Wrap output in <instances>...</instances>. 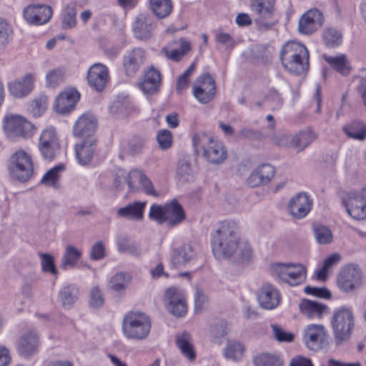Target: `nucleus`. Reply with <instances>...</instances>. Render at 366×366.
Returning <instances> with one entry per match:
<instances>
[{
  "mask_svg": "<svg viewBox=\"0 0 366 366\" xmlns=\"http://www.w3.org/2000/svg\"><path fill=\"white\" fill-rule=\"evenodd\" d=\"M211 247L217 259H230L238 264L250 263L254 258L251 244L241 239L233 221L219 222L211 235Z\"/></svg>",
  "mask_w": 366,
  "mask_h": 366,
  "instance_id": "nucleus-1",
  "label": "nucleus"
},
{
  "mask_svg": "<svg viewBox=\"0 0 366 366\" xmlns=\"http://www.w3.org/2000/svg\"><path fill=\"white\" fill-rule=\"evenodd\" d=\"M280 59L283 66L290 73L301 74L308 69L309 51L298 41H290L285 44Z\"/></svg>",
  "mask_w": 366,
  "mask_h": 366,
  "instance_id": "nucleus-2",
  "label": "nucleus"
},
{
  "mask_svg": "<svg viewBox=\"0 0 366 366\" xmlns=\"http://www.w3.org/2000/svg\"><path fill=\"white\" fill-rule=\"evenodd\" d=\"M192 142L196 153L207 162L219 164L226 159L227 151L224 146L211 135L204 132L197 133Z\"/></svg>",
  "mask_w": 366,
  "mask_h": 366,
  "instance_id": "nucleus-3",
  "label": "nucleus"
},
{
  "mask_svg": "<svg viewBox=\"0 0 366 366\" xmlns=\"http://www.w3.org/2000/svg\"><path fill=\"white\" fill-rule=\"evenodd\" d=\"M151 328L150 319L145 313L130 312L123 317L122 332L127 340L137 342L144 340L149 337Z\"/></svg>",
  "mask_w": 366,
  "mask_h": 366,
  "instance_id": "nucleus-4",
  "label": "nucleus"
},
{
  "mask_svg": "<svg viewBox=\"0 0 366 366\" xmlns=\"http://www.w3.org/2000/svg\"><path fill=\"white\" fill-rule=\"evenodd\" d=\"M270 274L277 281L296 286L306 279V268L293 262H272L269 266Z\"/></svg>",
  "mask_w": 366,
  "mask_h": 366,
  "instance_id": "nucleus-5",
  "label": "nucleus"
},
{
  "mask_svg": "<svg viewBox=\"0 0 366 366\" xmlns=\"http://www.w3.org/2000/svg\"><path fill=\"white\" fill-rule=\"evenodd\" d=\"M2 127L5 135L11 141L29 138L36 130L35 126L26 117L12 113L5 114Z\"/></svg>",
  "mask_w": 366,
  "mask_h": 366,
  "instance_id": "nucleus-6",
  "label": "nucleus"
},
{
  "mask_svg": "<svg viewBox=\"0 0 366 366\" xmlns=\"http://www.w3.org/2000/svg\"><path fill=\"white\" fill-rule=\"evenodd\" d=\"M8 169L13 178L24 182L28 181L34 173L31 155L23 149L16 151L10 158Z\"/></svg>",
  "mask_w": 366,
  "mask_h": 366,
  "instance_id": "nucleus-7",
  "label": "nucleus"
},
{
  "mask_svg": "<svg viewBox=\"0 0 366 366\" xmlns=\"http://www.w3.org/2000/svg\"><path fill=\"white\" fill-rule=\"evenodd\" d=\"M362 282V271L358 265L354 264H349L342 267L336 278L338 289L345 293L357 290Z\"/></svg>",
  "mask_w": 366,
  "mask_h": 366,
  "instance_id": "nucleus-8",
  "label": "nucleus"
},
{
  "mask_svg": "<svg viewBox=\"0 0 366 366\" xmlns=\"http://www.w3.org/2000/svg\"><path fill=\"white\" fill-rule=\"evenodd\" d=\"M347 214L355 220L366 219V184L360 190L350 191L342 197Z\"/></svg>",
  "mask_w": 366,
  "mask_h": 366,
  "instance_id": "nucleus-9",
  "label": "nucleus"
},
{
  "mask_svg": "<svg viewBox=\"0 0 366 366\" xmlns=\"http://www.w3.org/2000/svg\"><path fill=\"white\" fill-rule=\"evenodd\" d=\"M59 139L55 127L47 126L40 133L38 148L41 157L51 161L59 150Z\"/></svg>",
  "mask_w": 366,
  "mask_h": 366,
  "instance_id": "nucleus-10",
  "label": "nucleus"
},
{
  "mask_svg": "<svg viewBox=\"0 0 366 366\" xmlns=\"http://www.w3.org/2000/svg\"><path fill=\"white\" fill-rule=\"evenodd\" d=\"M353 320L352 312L349 308L342 307L335 312L332 325L337 342L348 339L353 327Z\"/></svg>",
  "mask_w": 366,
  "mask_h": 366,
  "instance_id": "nucleus-11",
  "label": "nucleus"
},
{
  "mask_svg": "<svg viewBox=\"0 0 366 366\" xmlns=\"http://www.w3.org/2000/svg\"><path fill=\"white\" fill-rule=\"evenodd\" d=\"M328 332L321 324H309L302 330V341L310 350L317 351L327 342Z\"/></svg>",
  "mask_w": 366,
  "mask_h": 366,
  "instance_id": "nucleus-12",
  "label": "nucleus"
},
{
  "mask_svg": "<svg viewBox=\"0 0 366 366\" xmlns=\"http://www.w3.org/2000/svg\"><path fill=\"white\" fill-rule=\"evenodd\" d=\"M163 302L167 310L176 317L184 316L187 312L185 294L180 289L168 288L164 292Z\"/></svg>",
  "mask_w": 366,
  "mask_h": 366,
  "instance_id": "nucleus-13",
  "label": "nucleus"
},
{
  "mask_svg": "<svg viewBox=\"0 0 366 366\" xmlns=\"http://www.w3.org/2000/svg\"><path fill=\"white\" fill-rule=\"evenodd\" d=\"M216 92L215 81L209 74H203L198 76L192 88L194 98L201 104H207L211 102Z\"/></svg>",
  "mask_w": 366,
  "mask_h": 366,
  "instance_id": "nucleus-14",
  "label": "nucleus"
},
{
  "mask_svg": "<svg viewBox=\"0 0 366 366\" xmlns=\"http://www.w3.org/2000/svg\"><path fill=\"white\" fill-rule=\"evenodd\" d=\"M35 72H27L22 76L8 83V89L11 96L22 99L31 94L36 80Z\"/></svg>",
  "mask_w": 366,
  "mask_h": 366,
  "instance_id": "nucleus-15",
  "label": "nucleus"
},
{
  "mask_svg": "<svg viewBox=\"0 0 366 366\" xmlns=\"http://www.w3.org/2000/svg\"><path fill=\"white\" fill-rule=\"evenodd\" d=\"M324 23L322 13L317 9L305 11L300 18L298 31L305 35H310L317 31Z\"/></svg>",
  "mask_w": 366,
  "mask_h": 366,
  "instance_id": "nucleus-16",
  "label": "nucleus"
},
{
  "mask_svg": "<svg viewBox=\"0 0 366 366\" xmlns=\"http://www.w3.org/2000/svg\"><path fill=\"white\" fill-rule=\"evenodd\" d=\"M312 199L306 192L298 193L290 198L287 204L289 214L295 219H302L310 212Z\"/></svg>",
  "mask_w": 366,
  "mask_h": 366,
  "instance_id": "nucleus-17",
  "label": "nucleus"
},
{
  "mask_svg": "<svg viewBox=\"0 0 366 366\" xmlns=\"http://www.w3.org/2000/svg\"><path fill=\"white\" fill-rule=\"evenodd\" d=\"M80 99V94L74 88L64 90L56 98L53 104L55 112L67 114L72 112Z\"/></svg>",
  "mask_w": 366,
  "mask_h": 366,
  "instance_id": "nucleus-18",
  "label": "nucleus"
},
{
  "mask_svg": "<svg viewBox=\"0 0 366 366\" xmlns=\"http://www.w3.org/2000/svg\"><path fill=\"white\" fill-rule=\"evenodd\" d=\"M97 127L96 117L89 112L81 114L73 127V134L81 139H95L94 133Z\"/></svg>",
  "mask_w": 366,
  "mask_h": 366,
  "instance_id": "nucleus-19",
  "label": "nucleus"
},
{
  "mask_svg": "<svg viewBox=\"0 0 366 366\" xmlns=\"http://www.w3.org/2000/svg\"><path fill=\"white\" fill-rule=\"evenodd\" d=\"M24 19L34 25H42L47 23L52 16L50 6L44 4H31L23 11Z\"/></svg>",
  "mask_w": 366,
  "mask_h": 366,
  "instance_id": "nucleus-20",
  "label": "nucleus"
},
{
  "mask_svg": "<svg viewBox=\"0 0 366 366\" xmlns=\"http://www.w3.org/2000/svg\"><path fill=\"white\" fill-rule=\"evenodd\" d=\"M128 186L131 190L142 189L147 194L157 197L158 192L154 189L152 181L139 169H132L126 177Z\"/></svg>",
  "mask_w": 366,
  "mask_h": 366,
  "instance_id": "nucleus-21",
  "label": "nucleus"
},
{
  "mask_svg": "<svg viewBox=\"0 0 366 366\" xmlns=\"http://www.w3.org/2000/svg\"><path fill=\"white\" fill-rule=\"evenodd\" d=\"M196 257L197 252L194 245L185 243L172 250L170 262L174 267L185 266L193 262Z\"/></svg>",
  "mask_w": 366,
  "mask_h": 366,
  "instance_id": "nucleus-22",
  "label": "nucleus"
},
{
  "mask_svg": "<svg viewBox=\"0 0 366 366\" xmlns=\"http://www.w3.org/2000/svg\"><path fill=\"white\" fill-rule=\"evenodd\" d=\"M109 79V71L107 66L102 63L92 64L87 72V81L89 85L97 91L104 89Z\"/></svg>",
  "mask_w": 366,
  "mask_h": 366,
  "instance_id": "nucleus-23",
  "label": "nucleus"
},
{
  "mask_svg": "<svg viewBox=\"0 0 366 366\" xmlns=\"http://www.w3.org/2000/svg\"><path fill=\"white\" fill-rule=\"evenodd\" d=\"M280 294L272 285L264 284L259 290L257 300L259 305L266 310L275 309L280 302Z\"/></svg>",
  "mask_w": 366,
  "mask_h": 366,
  "instance_id": "nucleus-24",
  "label": "nucleus"
},
{
  "mask_svg": "<svg viewBox=\"0 0 366 366\" xmlns=\"http://www.w3.org/2000/svg\"><path fill=\"white\" fill-rule=\"evenodd\" d=\"M154 29V19L151 15L147 14H139L132 25L134 36L140 40L151 38Z\"/></svg>",
  "mask_w": 366,
  "mask_h": 366,
  "instance_id": "nucleus-25",
  "label": "nucleus"
},
{
  "mask_svg": "<svg viewBox=\"0 0 366 366\" xmlns=\"http://www.w3.org/2000/svg\"><path fill=\"white\" fill-rule=\"evenodd\" d=\"M145 59V52L140 48L127 51L123 57V66L127 76H133L139 69Z\"/></svg>",
  "mask_w": 366,
  "mask_h": 366,
  "instance_id": "nucleus-26",
  "label": "nucleus"
},
{
  "mask_svg": "<svg viewBox=\"0 0 366 366\" xmlns=\"http://www.w3.org/2000/svg\"><path fill=\"white\" fill-rule=\"evenodd\" d=\"M40 345L38 334L34 330H27L19 337L18 351L21 355L27 357L36 353Z\"/></svg>",
  "mask_w": 366,
  "mask_h": 366,
  "instance_id": "nucleus-27",
  "label": "nucleus"
},
{
  "mask_svg": "<svg viewBox=\"0 0 366 366\" xmlns=\"http://www.w3.org/2000/svg\"><path fill=\"white\" fill-rule=\"evenodd\" d=\"M274 168L268 164H262L256 167L247 179V184L252 187L268 184L274 175Z\"/></svg>",
  "mask_w": 366,
  "mask_h": 366,
  "instance_id": "nucleus-28",
  "label": "nucleus"
},
{
  "mask_svg": "<svg viewBox=\"0 0 366 366\" xmlns=\"http://www.w3.org/2000/svg\"><path fill=\"white\" fill-rule=\"evenodd\" d=\"M275 2L276 0H249L250 10L257 16V22L263 24L273 16Z\"/></svg>",
  "mask_w": 366,
  "mask_h": 366,
  "instance_id": "nucleus-29",
  "label": "nucleus"
},
{
  "mask_svg": "<svg viewBox=\"0 0 366 366\" xmlns=\"http://www.w3.org/2000/svg\"><path fill=\"white\" fill-rule=\"evenodd\" d=\"M299 307L301 313L310 320L322 319L329 312V309L325 305L309 300H302Z\"/></svg>",
  "mask_w": 366,
  "mask_h": 366,
  "instance_id": "nucleus-30",
  "label": "nucleus"
},
{
  "mask_svg": "<svg viewBox=\"0 0 366 366\" xmlns=\"http://www.w3.org/2000/svg\"><path fill=\"white\" fill-rule=\"evenodd\" d=\"M96 151V139H82L76 144L75 148L78 163L82 166L87 165L92 160Z\"/></svg>",
  "mask_w": 366,
  "mask_h": 366,
  "instance_id": "nucleus-31",
  "label": "nucleus"
},
{
  "mask_svg": "<svg viewBox=\"0 0 366 366\" xmlns=\"http://www.w3.org/2000/svg\"><path fill=\"white\" fill-rule=\"evenodd\" d=\"M161 75L153 66L149 68L144 73L139 88L145 94H153L157 92L160 86Z\"/></svg>",
  "mask_w": 366,
  "mask_h": 366,
  "instance_id": "nucleus-32",
  "label": "nucleus"
},
{
  "mask_svg": "<svg viewBox=\"0 0 366 366\" xmlns=\"http://www.w3.org/2000/svg\"><path fill=\"white\" fill-rule=\"evenodd\" d=\"M175 342L181 352V354L189 361H193L196 358V352L190 334L183 332L176 335Z\"/></svg>",
  "mask_w": 366,
  "mask_h": 366,
  "instance_id": "nucleus-33",
  "label": "nucleus"
},
{
  "mask_svg": "<svg viewBox=\"0 0 366 366\" xmlns=\"http://www.w3.org/2000/svg\"><path fill=\"white\" fill-rule=\"evenodd\" d=\"M342 259L340 253H333L329 255L324 261L322 265H320L314 272V277L320 281H326L329 273L336 267Z\"/></svg>",
  "mask_w": 366,
  "mask_h": 366,
  "instance_id": "nucleus-34",
  "label": "nucleus"
},
{
  "mask_svg": "<svg viewBox=\"0 0 366 366\" xmlns=\"http://www.w3.org/2000/svg\"><path fill=\"white\" fill-rule=\"evenodd\" d=\"M322 57L333 69L342 75H347L352 69L351 63L345 54H338L335 56L323 54Z\"/></svg>",
  "mask_w": 366,
  "mask_h": 366,
  "instance_id": "nucleus-35",
  "label": "nucleus"
},
{
  "mask_svg": "<svg viewBox=\"0 0 366 366\" xmlns=\"http://www.w3.org/2000/svg\"><path fill=\"white\" fill-rule=\"evenodd\" d=\"M245 352L244 345L237 340H229L223 350V356L227 360L240 362Z\"/></svg>",
  "mask_w": 366,
  "mask_h": 366,
  "instance_id": "nucleus-36",
  "label": "nucleus"
},
{
  "mask_svg": "<svg viewBox=\"0 0 366 366\" xmlns=\"http://www.w3.org/2000/svg\"><path fill=\"white\" fill-rule=\"evenodd\" d=\"M146 202H134L117 209V214L119 217L130 219H141L146 207Z\"/></svg>",
  "mask_w": 366,
  "mask_h": 366,
  "instance_id": "nucleus-37",
  "label": "nucleus"
},
{
  "mask_svg": "<svg viewBox=\"0 0 366 366\" xmlns=\"http://www.w3.org/2000/svg\"><path fill=\"white\" fill-rule=\"evenodd\" d=\"M165 208L167 224L169 226L177 225L184 219V210L177 200L165 204Z\"/></svg>",
  "mask_w": 366,
  "mask_h": 366,
  "instance_id": "nucleus-38",
  "label": "nucleus"
},
{
  "mask_svg": "<svg viewBox=\"0 0 366 366\" xmlns=\"http://www.w3.org/2000/svg\"><path fill=\"white\" fill-rule=\"evenodd\" d=\"M132 280V276L127 272H117L108 282L109 290L118 295H123Z\"/></svg>",
  "mask_w": 366,
  "mask_h": 366,
  "instance_id": "nucleus-39",
  "label": "nucleus"
},
{
  "mask_svg": "<svg viewBox=\"0 0 366 366\" xmlns=\"http://www.w3.org/2000/svg\"><path fill=\"white\" fill-rule=\"evenodd\" d=\"M173 44H175L174 49H172V46L168 45L163 49V51L168 59L179 61L190 49V44L184 39L174 41Z\"/></svg>",
  "mask_w": 366,
  "mask_h": 366,
  "instance_id": "nucleus-40",
  "label": "nucleus"
},
{
  "mask_svg": "<svg viewBox=\"0 0 366 366\" xmlns=\"http://www.w3.org/2000/svg\"><path fill=\"white\" fill-rule=\"evenodd\" d=\"M81 254L79 249L71 244L67 245L62 257L61 267L66 270L74 268L81 258Z\"/></svg>",
  "mask_w": 366,
  "mask_h": 366,
  "instance_id": "nucleus-41",
  "label": "nucleus"
},
{
  "mask_svg": "<svg viewBox=\"0 0 366 366\" xmlns=\"http://www.w3.org/2000/svg\"><path fill=\"white\" fill-rule=\"evenodd\" d=\"M64 170V167L63 164H59L52 167L41 177V184L46 187L58 188L60 184L61 175Z\"/></svg>",
  "mask_w": 366,
  "mask_h": 366,
  "instance_id": "nucleus-42",
  "label": "nucleus"
},
{
  "mask_svg": "<svg viewBox=\"0 0 366 366\" xmlns=\"http://www.w3.org/2000/svg\"><path fill=\"white\" fill-rule=\"evenodd\" d=\"M229 332V327L226 321L215 320L209 325V335L213 342L221 343L224 336Z\"/></svg>",
  "mask_w": 366,
  "mask_h": 366,
  "instance_id": "nucleus-43",
  "label": "nucleus"
},
{
  "mask_svg": "<svg viewBox=\"0 0 366 366\" xmlns=\"http://www.w3.org/2000/svg\"><path fill=\"white\" fill-rule=\"evenodd\" d=\"M322 38L327 47L336 48L342 44L343 36L340 30L329 27L322 31Z\"/></svg>",
  "mask_w": 366,
  "mask_h": 366,
  "instance_id": "nucleus-44",
  "label": "nucleus"
},
{
  "mask_svg": "<svg viewBox=\"0 0 366 366\" xmlns=\"http://www.w3.org/2000/svg\"><path fill=\"white\" fill-rule=\"evenodd\" d=\"M317 137V135L315 132L306 129L293 135L291 144L292 147L303 149L314 142Z\"/></svg>",
  "mask_w": 366,
  "mask_h": 366,
  "instance_id": "nucleus-45",
  "label": "nucleus"
},
{
  "mask_svg": "<svg viewBox=\"0 0 366 366\" xmlns=\"http://www.w3.org/2000/svg\"><path fill=\"white\" fill-rule=\"evenodd\" d=\"M116 244L120 252H126L134 255L139 254L137 244L127 234H118L115 237Z\"/></svg>",
  "mask_w": 366,
  "mask_h": 366,
  "instance_id": "nucleus-46",
  "label": "nucleus"
},
{
  "mask_svg": "<svg viewBox=\"0 0 366 366\" xmlns=\"http://www.w3.org/2000/svg\"><path fill=\"white\" fill-rule=\"evenodd\" d=\"M48 107V98L41 94L34 98L28 106V112L34 117L38 118L44 114Z\"/></svg>",
  "mask_w": 366,
  "mask_h": 366,
  "instance_id": "nucleus-47",
  "label": "nucleus"
},
{
  "mask_svg": "<svg viewBox=\"0 0 366 366\" xmlns=\"http://www.w3.org/2000/svg\"><path fill=\"white\" fill-rule=\"evenodd\" d=\"M78 290L75 285H68L62 288L59 293V299L65 308L72 307L77 300Z\"/></svg>",
  "mask_w": 366,
  "mask_h": 366,
  "instance_id": "nucleus-48",
  "label": "nucleus"
},
{
  "mask_svg": "<svg viewBox=\"0 0 366 366\" xmlns=\"http://www.w3.org/2000/svg\"><path fill=\"white\" fill-rule=\"evenodd\" d=\"M149 5L152 11L158 18L167 16L172 10L171 0H149Z\"/></svg>",
  "mask_w": 366,
  "mask_h": 366,
  "instance_id": "nucleus-49",
  "label": "nucleus"
},
{
  "mask_svg": "<svg viewBox=\"0 0 366 366\" xmlns=\"http://www.w3.org/2000/svg\"><path fill=\"white\" fill-rule=\"evenodd\" d=\"M65 77V69L57 67L48 71L45 75V83L48 88H56L63 82Z\"/></svg>",
  "mask_w": 366,
  "mask_h": 366,
  "instance_id": "nucleus-50",
  "label": "nucleus"
},
{
  "mask_svg": "<svg viewBox=\"0 0 366 366\" xmlns=\"http://www.w3.org/2000/svg\"><path fill=\"white\" fill-rule=\"evenodd\" d=\"M344 132L350 138L362 141L366 138V126L361 122H355L344 127Z\"/></svg>",
  "mask_w": 366,
  "mask_h": 366,
  "instance_id": "nucleus-51",
  "label": "nucleus"
},
{
  "mask_svg": "<svg viewBox=\"0 0 366 366\" xmlns=\"http://www.w3.org/2000/svg\"><path fill=\"white\" fill-rule=\"evenodd\" d=\"M12 26L5 19H0V49L5 48L12 40Z\"/></svg>",
  "mask_w": 366,
  "mask_h": 366,
  "instance_id": "nucleus-52",
  "label": "nucleus"
},
{
  "mask_svg": "<svg viewBox=\"0 0 366 366\" xmlns=\"http://www.w3.org/2000/svg\"><path fill=\"white\" fill-rule=\"evenodd\" d=\"M255 366H280V360L274 355L269 353H261L254 358Z\"/></svg>",
  "mask_w": 366,
  "mask_h": 366,
  "instance_id": "nucleus-53",
  "label": "nucleus"
},
{
  "mask_svg": "<svg viewBox=\"0 0 366 366\" xmlns=\"http://www.w3.org/2000/svg\"><path fill=\"white\" fill-rule=\"evenodd\" d=\"M149 218L159 224H167L165 204H154L150 206Z\"/></svg>",
  "mask_w": 366,
  "mask_h": 366,
  "instance_id": "nucleus-54",
  "label": "nucleus"
},
{
  "mask_svg": "<svg viewBox=\"0 0 366 366\" xmlns=\"http://www.w3.org/2000/svg\"><path fill=\"white\" fill-rule=\"evenodd\" d=\"M76 9L73 4L68 5L62 11V26L64 29H71L76 24Z\"/></svg>",
  "mask_w": 366,
  "mask_h": 366,
  "instance_id": "nucleus-55",
  "label": "nucleus"
},
{
  "mask_svg": "<svg viewBox=\"0 0 366 366\" xmlns=\"http://www.w3.org/2000/svg\"><path fill=\"white\" fill-rule=\"evenodd\" d=\"M156 139L159 148L162 150L169 149L173 144L172 133L166 129L157 132Z\"/></svg>",
  "mask_w": 366,
  "mask_h": 366,
  "instance_id": "nucleus-56",
  "label": "nucleus"
},
{
  "mask_svg": "<svg viewBox=\"0 0 366 366\" xmlns=\"http://www.w3.org/2000/svg\"><path fill=\"white\" fill-rule=\"evenodd\" d=\"M314 234L316 241L320 244H327L332 242V234L329 228L325 226H316L314 227Z\"/></svg>",
  "mask_w": 366,
  "mask_h": 366,
  "instance_id": "nucleus-57",
  "label": "nucleus"
},
{
  "mask_svg": "<svg viewBox=\"0 0 366 366\" xmlns=\"http://www.w3.org/2000/svg\"><path fill=\"white\" fill-rule=\"evenodd\" d=\"M272 335L274 337L281 342H291L293 341L295 335L294 333L285 330L281 326L273 324L271 325Z\"/></svg>",
  "mask_w": 366,
  "mask_h": 366,
  "instance_id": "nucleus-58",
  "label": "nucleus"
},
{
  "mask_svg": "<svg viewBox=\"0 0 366 366\" xmlns=\"http://www.w3.org/2000/svg\"><path fill=\"white\" fill-rule=\"evenodd\" d=\"M264 102L273 109L279 108L282 104L280 94L274 89H269L264 93Z\"/></svg>",
  "mask_w": 366,
  "mask_h": 366,
  "instance_id": "nucleus-59",
  "label": "nucleus"
},
{
  "mask_svg": "<svg viewBox=\"0 0 366 366\" xmlns=\"http://www.w3.org/2000/svg\"><path fill=\"white\" fill-rule=\"evenodd\" d=\"M177 175L179 180L189 182L194 180V174L188 162H180L177 167Z\"/></svg>",
  "mask_w": 366,
  "mask_h": 366,
  "instance_id": "nucleus-60",
  "label": "nucleus"
},
{
  "mask_svg": "<svg viewBox=\"0 0 366 366\" xmlns=\"http://www.w3.org/2000/svg\"><path fill=\"white\" fill-rule=\"evenodd\" d=\"M195 69L196 65L194 63H192L190 66L179 76L177 82V90L178 92L180 93L188 86L190 76L194 72Z\"/></svg>",
  "mask_w": 366,
  "mask_h": 366,
  "instance_id": "nucleus-61",
  "label": "nucleus"
},
{
  "mask_svg": "<svg viewBox=\"0 0 366 366\" xmlns=\"http://www.w3.org/2000/svg\"><path fill=\"white\" fill-rule=\"evenodd\" d=\"M41 258V265L42 270L45 272H49L53 274L56 273V267L54 264V258L49 254H39Z\"/></svg>",
  "mask_w": 366,
  "mask_h": 366,
  "instance_id": "nucleus-62",
  "label": "nucleus"
},
{
  "mask_svg": "<svg viewBox=\"0 0 366 366\" xmlns=\"http://www.w3.org/2000/svg\"><path fill=\"white\" fill-rule=\"evenodd\" d=\"M104 297L101 290L97 287H94L90 292L89 305L93 308H99L104 304Z\"/></svg>",
  "mask_w": 366,
  "mask_h": 366,
  "instance_id": "nucleus-63",
  "label": "nucleus"
},
{
  "mask_svg": "<svg viewBox=\"0 0 366 366\" xmlns=\"http://www.w3.org/2000/svg\"><path fill=\"white\" fill-rule=\"evenodd\" d=\"M305 292L307 295H312L325 299L331 297L330 292L327 289L324 287L319 288L307 286L305 288Z\"/></svg>",
  "mask_w": 366,
  "mask_h": 366,
  "instance_id": "nucleus-64",
  "label": "nucleus"
}]
</instances>
